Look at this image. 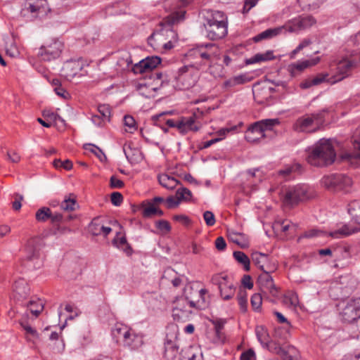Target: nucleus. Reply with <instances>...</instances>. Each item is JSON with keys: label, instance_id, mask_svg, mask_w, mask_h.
Masks as SVG:
<instances>
[{"label": "nucleus", "instance_id": "1", "mask_svg": "<svg viewBox=\"0 0 360 360\" xmlns=\"http://www.w3.org/2000/svg\"><path fill=\"white\" fill-rule=\"evenodd\" d=\"M202 19L204 34L208 39L217 41L227 35L228 19L224 12L205 10L202 12Z\"/></svg>", "mask_w": 360, "mask_h": 360}, {"label": "nucleus", "instance_id": "2", "mask_svg": "<svg viewBox=\"0 0 360 360\" xmlns=\"http://www.w3.org/2000/svg\"><path fill=\"white\" fill-rule=\"evenodd\" d=\"M307 151V162L314 167H328L336 159V153L330 139H321Z\"/></svg>", "mask_w": 360, "mask_h": 360}, {"label": "nucleus", "instance_id": "3", "mask_svg": "<svg viewBox=\"0 0 360 360\" xmlns=\"http://www.w3.org/2000/svg\"><path fill=\"white\" fill-rule=\"evenodd\" d=\"M215 44L212 43H202L196 45L195 48L191 50V54L194 56L196 61L193 64L194 68L198 70L209 72L214 77L220 76L221 67L217 65L221 69L220 72H216L214 68L215 58Z\"/></svg>", "mask_w": 360, "mask_h": 360}, {"label": "nucleus", "instance_id": "4", "mask_svg": "<svg viewBox=\"0 0 360 360\" xmlns=\"http://www.w3.org/2000/svg\"><path fill=\"white\" fill-rule=\"evenodd\" d=\"M328 112V108H324L299 117L293 124L294 130L297 132L306 133L316 131L319 126L324 123L325 114Z\"/></svg>", "mask_w": 360, "mask_h": 360}, {"label": "nucleus", "instance_id": "5", "mask_svg": "<svg viewBox=\"0 0 360 360\" xmlns=\"http://www.w3.org/2000/svg\"><path fill=\"white\" fill-rule=\"evenodd\" d=\"M323 187L330 192L350 193L352 190V179L342 173H333L325 175L321 180Z\"/></svg>", "mask_w": 360, "mask_h": 360}, {"label": "nucleus", "instance_id": "6", "mask_svg": "<svg viewBox=\"0 0 360 360\" xmlns=\"http://www.w3.org/2000/svg\"><path fill=\"white\" fill-rule=\"evenodd\" d=\"M347 212L352 218V221L358 226L352 227L349 224H345L341 228L330 232V236L334 238H342L360 232V201L354 200L347 205Z\"/></svg>", "mask_w": 360, "mask_h": 360}, {"label": "nucleus", "instance_id": "7", "mask_svg": "<svg viewBox=\"0 0 360 360\" xmlns=\"http://www.w3.org/2000/svg\"><path fill=\"white\" fill-rule=\"evenodd\" d=\"M279 124L278 119H265L252 124L245 132L247 141L256 143L266 137V132L272 131Z\"/></svg>", "mask_w": 360, "mask_h": 360}, {"label": "nucleus", "instance_id": "8", "mask_svg": "<svg viewBox=\"0 0 360 360\" xmlns=\"http://www.w3.org/2000/svg\"><path fill=\"white\" fill-rule=\"evenodd\" d=\"M314 192L312 188L305 184H298L289 187L284 193L283 200L287 206H294L299 202L312 198Z\"/></svg>", "mask_w": 360, "mask_h": 360}, {"label": "nucleus", "instance_id": "9", "mask_svg": "<svg viewBox=\"0 0 360 360\" xmlns=\"http://www.w3.org/2000/svg\"><path fill=\"white\" fill-rule=\"evenodd\" d=\"M41 245L38 239H30L25 247L22 262L29 269H39L43 262L41 257Z\"/></svg>", "mask_w": 360, "mask_h": 360}, {"label": "nucleus", "instance_id": "10", "mask_svg": "<svg viewBox=\"0 0 360 360\" xmlns=\"http://www.w3.org/2000/svg\"><path fill=\"white\" fill-rule=\"evenodd\" d=\"M65 48L63 41L58 38H51L40 46L37 56L44 62H51L58 59Z\"/></svg>", "mask_w": 360, "mask_h": 360}, {"label": "nucleus", "instance_id": "11", "mask_svg": "<svg viewBox=\"0 0 360 360\" xmlns=\"http://www.w3.org/2000/svg\"><path fill=\"white\" fill-rule=\"evenodd\" d=\"M340 317L343 322L350 323V328L353 330L356 324V320L360 316V299L351 300L347 303H342L338 306Z\"/></svg>", "mask_w": 360, "mask_h": 360}, {"label": "nucleus", "instance_id": "12", "mask_svg": "<svg viewBox=\"0 0 360 360\" xmlns=\"http://www.w3.org/2000/svg\"><path fill=\"white\" fill-rule=\"evenodd\" d=\"M35 219L38 222L43 223L50 220L51 224L56 227L54 233L70 232L71 230L68 227H61L59 223L63 220V215L59 212L53 213L48 207H41L35 213Z\"/></svg>", "mask_w": 360, "mask_h": 360}, {"label": "nucleus", "instance_id": "13", "mask_svg": "<svg viewBox=\"0 0 360 360\" xmlns=\"http://www.w3.org/2000/svg\"><path fill=\"white\" fill-rule=\"evenodd\" d=\"M207 290L205 288L198 289L191 285H187L184 288L183 297L188 302L189 307L196 309H202L205 307V295Z\"/></svg>", "mask_w": 360, "mask_h": 360}, {"label": "nucleus", "instance_id": "14", "mask_svg": "<svg viewBox=\"0 0 360 360\" xmlns=\"http://www.w3.org/2000/svg\"><path fill=\"white\" fill-rule=\"evenodd\" d=\"M356 65L353 60L343 59L336 65L335 72L328 79L329 83L335 84L349 77L352 69Z\"/></svg>", "mask_w": 360, "mask_h": 360}, {"label": "nucleus", "instance_id": "15", "mask_svg": "<svg viewBox=\"0 0 360 360\" xmlns=\"http://www.w3.org/2000/svg\"><path fill=\"white\" fill-rule=\"evenodd\" d=\"M252 262L263 272L275 271L277 269L278 264L273 257L260 252H253L251 254Z\"/></svg>", "mask_w": 360, "mask_h": 360}, {"label": "nucleus", "instance_id": "16", "mask_svg": "<svg viewBox=\"0 0 360 360\" xmlns=\"http://www.w3.org/2000/svg\"><path fill=\"white\" fill-rule=\"evenodd\" d=\"M316 22L315 18L311 15H300L284 25L285 32H297L310 27Z\"/></svg>", "mask_w": 360, "mask_h": 360}, {"label": "nucleus", "instance_id": "17", "mask_svg": "<svg viewBox=\"0 0 360 360\" xmlns=\"http://www.w3.org/2000/svg\"><path fill=\"white\" fill-rule=\"evenodd\" d=\"M195 116H191L183 117L177 122L167 119L165 120V123L169 127H176L181 134H186L190 131H197L199 130V127L195 124Z\"/></svg>", "mask_w": 360, "mask_h": 360}, {"label": "nucleus", "instance_id": "18", "mask_svg": "<svg viewBox=\"0 0 360 360\" xmlns=\"http://www.w3.org/2000/svg\"><path fill=\"white\" fill-rule=\"evenodd\" d=\"M161 63V58L158 56H148L136 63L132 68L135 74H142L153 70Z\"/></svg>", "mask_w": 360, "mask_h": 360}, {"label": "nucleus", "instance_id": "19", "mask_svg": "<svg viewBox=\"0 0 360 360\" xmlns=\"http://www.w3.org/2000/svg\"><path fill=\"white\" fill-rule=\"evenodd\" d=\"M320 58L317 57L310 60L297 61V63L289 65L288 71L292 77H295L300 75L306 68L317 64Z\"/></svg>", "mask_w": 360, "mask_h": 360}, {"label": "nucleus", "instance_id": "20", "mask_svg": "<svg viewBox=\"0 0 360 360\" xmlns=\"http://www.w3.org/2000/svg\"><path fill=\"white\" fill-rule=\"evenodd\" d=\"M144 344L143 335L130 329L129 335L122 343L123 347L130 350H138Z\"/></svg>", "mask_w": 360, "mask_h": 360}, {"label": "nucleus", "instance_id": "21", "mask_svg": "<svg viewBox=\"0 0 360 360\" xmlns=\"http://www.w3.org/2000/svg\"><path fill=\"white\" fill-rule=\"evenodd\" d=\"M226 276H217L214 280L218 285V288L220 292V295L223 300H229L232 298L234 295L235 288L232 284H229L226 282Z\"/></svg>", "mask_w": 360, "mask_h": 360}, {"label": "nucleus", "instance_id": "22", "mask_svg": "<svg viewBox=\"0 0 360 360\" xmlns=\"http://www.w3.org/2000/svg\"><path fill=\"white\" fill-rule=\"evenodd\" d=\"M179 354V347L176 338L174 340L169 339L167 335L165 342L164 357L167 360H176Z\"/></svg>", "mask_w": 360, "mask_h": 360}, {"label": "nucleus", "instance_id": "23", "mask_svg": "<svg viewBox=\"0 0 360 360\" xmlns=\"http://www.w3.org/2000/svg\"><path fill=\"white\" fill-rule=\"evenodd\" d=\"M273 271L262 272L258 277L257 282L262 290L274 294L276 292L271 273Z\"/></svg>", "mask_w": 360, "mask_h": 360}, {"label": "nucleus", "instance_id": "24", "mask_svg": "<svg viewBox=\"0 0 360 360\" xmlns=\"http://www.w3.org/2000/svg\"><path fill=\"white\" fill-rule=\"evenodd\" d=\"M82 70L79 62L76 60L67 61L62 68V75L68 80L75 77Z\"/></svg>", "mask_w": 360, "mask_h": 360}, {"label": "nucleus", "instance_id": "25", "mask_svg": "<svg viewBox=\"0 0 360 360\" xmlns=\"http://www.w3.org/2000/svg\"><path fill=\"white\" fill-rule=\"evenodd\" d=\"M130 329L127 326L117 323L112 328V337L117 343L122 345Z\"/></svg>", "mask_w": 360, "mask_h": 360}, {"label": "nucleus", "instance_id": "26", "mask_svg": "<svg viewBox=\"0 0 360 360\" xmlns=\"http://www.w3.org/2000/svg\"><path fill=\"white\" fill-rule=\"evenodd\" d=\"M211 322L213 324L214 328L215 342H223L225 339L223 329L225 323H226V320L224 319L216 318L211 320Z\"/></svg>", "mask_w": 360, "mask_h": 360}, {"label": "nucleus", "instance_id": "27", "mask_svg": "<svg viewBox=\"0 0 360 360\" xmlns=\"http://www.w3.org/2000/svg\"><path fill=\"white\" fill-rule=\"evenodd\" d=\"M250 81L251 78L248 77L247 74H241L226 80L224 82L223 86L225 88H233L236 86L243 84Z\"/></svg>", "mask_w": 360, "mask_h": 360}, {"label": "nucleus", "instance_id": "28", "mask_svg": "<svg viewBox=\"0 0 360 360\" xmlns=\"http://www.w3.org/2000/svg\"><path fill=\"white\" fill-rule=\"evenodd\" d=\"M159 184L168 190H173L180 184V181L174 177L170 176L166 174H161L158 176Z\"/></svg>", "mask_w": 360, "mask_h": 360}, {"label": "nucleus", "instance_id": "29", "mask_svg": "<svg viewBox=\"0 0 360 360\" xmlns=\"http://www.w3.org/2000/svg\"><path fill=\"white\" fill-rule=\"evenodd\" d=\"M283 30L285 31L284 25L274 29L266 30L264 32L255 36L253 37V41L255 42H259L263 39L272 38L273 37H275L281 33Z\"/></svg>", "mask_w": 360, "mask_h": 360}, {"label": "nucleus", "instance_id": "30", "mask_svg": "<svg viewBox=\"0 0 360 360\" xmlns=\"http://www.w3.org/2000/svg\"><path fill=\"white\" fill-rule=\"evenodd\" d=\"M78 207L76 196L73 193L66 195L60 203V208L68 212L76 210Z\"/></svg>", "mask_w": 360, "mask_h": 360}, {"label": "nucleus", "instance_id": "31", "mask_svg": "<svg viewBox=\"0 0 360 360\" xmlns=\"http://www.w3.org/2000/svg\"><path fill=\"white\" fill-rule=\"evenodd\" d=\"M14 291L20 297L25 298L30 294V287L24 279L16 281L13 285Z\"/></svg>", "mask_w": 360, "mask_h": 360}, {"label": "nucleus", "instance_id": "32", "mask_svg": "<svg viewBox=\"0 0 360 360\" xmlns=\"http://www.w3.org/2000/svg\"><path fill=\"white\" fill-rule=\"evenodd\" d=\"M192 311L186 307H173L172 317L174 321L184 322L186 321Z\"/></svg>", "mask_w": 360, "mask_h": 360}, {"label": "nucleus", "instance_id": "33", "mask_svg": "<svg viewBox=\"0 0 360 360\" xmlns=\"http://www.w3.org/2000/svg\"><path fill=\"white\" fill-rule=\"evenodd\" d=\"M186 14L185 11H180L173 13L172 15H170L168 18L165 19L164 22L162 24L167 25L168 27H169L171 25L177 23L184 19ZM166 31H170L172 32V30L168 28L166 30Z\"/></svg>", "mask_w": 360, "mask_h": 360}, {"label": "nucleus", "instance_id": "34", "mask_svg": "<svg viewBox=\"0 0 360 360\" xmlns=\"http://www.w3.org/2000/svg\"><path fill=\"white\" fill-rule=\"evenodd\" d=\"M234 259L240 264L243 266L245 271H248L250 269V261L249 257L241 251L233 252Z\"/></svg>", "mask_w": 360, "mask_h": 360}, {"label": "nucleus", "instance_id": "35", "mask_svg": "<svg viewBox=\"0 0 360 360\" xmlns=\"http://www.w3.org/2000/svg\"><path fill=\"white\" fill-rule=\"evenodd\" d=\"M30 313L35 317H37L44 309V304L41 300H31L27 304Z\"/></svg>", "mask_w": 360, "mask_h": 360}, {"label": "nucleus", "instance_id": "36", "mask_svg": "<svg viewBox=\"0 0 360 360\" xmlns=\"http://www.w3.org/2000/svg\"><path fill=\"white\" fill-rule=\"evenodd\" d=\"M141 207L143 208L142 215L143 217L150 218L155 215L157 207L153 204V202H149L148 200L143 202Z\"/></svg>", "mask_w": 360, "mask_h": 360}, {"label": "nucleus", "instance_id": "37", "mask_svg": "<svg viewBox=\"0 0 360 360\" xmlns=\"http://www.w3.org/2000/svg\"><path fill=\"white\" fill-rule=\"evenodd\" d=\"M176 198L179 202V203L182 201H188L191 198L192 193L190 190L186 188L181 187L178 188L176 191Z\"/></svg>", "mask_w": 360, "mask_h": 360}, {"label": "nucleus", "instance_id": "38", "mask_svg": "<svg viewBox=\"0 0 360 360\" xmlns=\"http://www.w3.org/2000/svg\"><path fill=\"white\" fill-rule=\"evenodd\" d=\"M41 9V6L38 1L34 3L26 2L22 11L30 13L33 17L37 18Z\"/></svg>", "mask_w": 360, "mask_h": 360}, {"label": "nucleus", "instance_id": "39", "mask_svg": "<svg viewBox=\"0 0 360 360\" xmlns=\"http://www.w3.org/2000/svg\"><path fill=\"white\" fill-rule=\"evenodd\" d=\"M237 298L240 310L243 312H246L248 309V299L246 291L240 290L238 293Z\"/></svg>", "mask_w": 360, "mask_h": 360}, {"label": "nucleus", "instance_id": "40", "mask_svg": "<svg viewBox=\"0 0 360 360\" xmlns=\"http://www.w3.org/2000/svg\"><path fill=\"white\" fill-rule=\"evenodd\" d=\"M300 4L308 8L309 10H315L323 3L322 0H297Z\"/></svg>", "mask_w": 360, "mask_h": 360}, {"label": "nucleus", "instance_id": "41", "mask_svg": "<svg viewBox=\"0 0 360 360\" xmlns=\"http://www.w3.org/2000/svg\"><path fill=\"white\" fill-rule=\"evenodd\" d=\"M20 324L27 335H30L33 338H38L39 334L37 331L27 323L25 319H22L20 321Z\"/></svg>", "mask_w": 360, "mask_h": 360}, {"label": "nucleus", "instance_id": "42", "mask_svg": "<svg viewBox=\"0 0 360 360\" xmlns=\"http://www.w3.org/2000/svg\"><path fill=\"white\" fill-rule=\"evenodd\" d=\"M262 304V297L259 293H255L251 297V305L255 311H259Z\"/></svg>", "mask_w": 360, "mask_h": 360}, {"label": "nucleus", "instance_id": "43", "mask_svg": "<svg viewBox=\"0 0 360 360\" xmlns=\"http://www.w3.org/2000/svg\"><path fill=\"white\" fill-rule=\"evenodd\" d=\"M98 219H94L89 225V231L94 236H98L101 234V225L98 223Z\"/></svg>", "mask_w": 360, "mask_h": 360}, {"label": "nucleus", "instance_id": "44", "mask_svg": "<svg viewBox=\"0 0 360 360\" xmlns=\"http://www.w3.org/2000/svg\"><path fill=\"white\" fill-rule=\"evenodd\" d=\"M124 124L129 128L127 130V131L132 133L134 130H136V122L132 116L125 115L124 117Z\"/></svg>", "mask_w": 360, "mask_h": 360}, {"label": "nucleus", "instance_id": "45", "mask_svg": "<svg viewBox=\"0 0 360 360\" xmlns=\"http://www.w3.org/2000/svg\"><path fill=\"white\" fill-rule=\"evenodd\" d=\"M98 110L99 113L101 115L103 118L108 119L109 120L110 117V108L107 104H101L98 106Z\"/></svg>", "mask_w": 360, "mask_h": 360}, {"label": "nucleus", "instance_id": "46", "mask_svg": "<svg viewBox=\"0 0 360 360\" xmlns=\"http://www.w3.org/2000/svg\"><path fill=\"white\" fill-rule=\"evenodd\" d=\"M42 115L44 118L50 123L56 122L58 117H59V115L47 110H44L42 112Z\"/></svg>", "mask_w": 360, "mask_h": 360}, {"label": "nucleus", "instance_id": "47", "mask_svg": "<svg viewBox=\"0 0 360 360\" xmlns=\"http://www.w3.org/2000/svg\"><path fill=\"white\" fill-rule=\"evenodd\" d=\"M172 114V112L170 111H165V112H162L158 115H153L152 117V120L154 122V124L158 127H160L161 126V123L162 122H165V116L166 115H170Z\"/></svg>", "mask_w": 360, "mask_h": 360}, {"label": "nucleus", "instance_id": "48", "mask_svg": "<svg viewBox=\"0 0 360 360\" xmlns=\"http://www.w3.org/2000/svg\"><path fill=\"white\" fill-rule=\"evenodd\" d=\"M14 201L12 202V207L14 210L18 211L22 207L21 202L23 200V196L19 193L13 194Z\"/></svg>", "mask_w": 360, "mask_h": 360}, {"label": "nucleus", "instance_id": "49", "mask_svg": "<svg viewBox=\"0 0 360 360\" xmlns=\"http://www.w3.org/2000/svg\"><path fill=\"white\" fill-rule=\"evenodd\" d=\"M203 218L208 226H212L215 224V217L211 211H205L203 214Z\"/></svg>", "mask_w": 360, "mask_h": 360}, {"label": "nucleus", "instance_id": "50", "mask_svg": "<svg viewBox=\"0 0 360 360\" xmlns=\"http://www.w3.org/2000/svg\"><path fill=\"white\" fill-rule=\"evenodd\" d=\"M263 61H267L264 53H257L254 56L246 60V63L247 64H254V63H260V62H263Z\"/></svg>", "mask_w": 360, "mask_h": 360}, {"label": "nucleus", "instance_id": "51", "mask_svg": "<svg viewBox=\"0 0 360 360\" xmlns=\"http://www.w3.org/2000/svg\"><path fill=\"white\" fill-rule=\"evenodd\" d=\"M110 200L112 205L115 206H120L123 201V196L119 192H113L111 194Z\"/></svg>", "mask_w": 360, "mask_h": 360}, {"label": "nucleus", "instance_id": "52", "mask_svg": "<svg viewBox=\"0 0 360 360\" xmlns=\"http://www.w3.org/2000/svg\"><path fill=\"white\" fill-rule=\"evenodd\" d=\"M156 227L161 231L169 232L171 230V226L166 220L158 221L156 222Z\"/></svg>", "mask_w": 360, "mask_h": 360}, {"label": "nucleus", "instance_id": "53", "mask_svg": "<svg viewBox=\"0 0 360 360\" xmlns=\"http://www.w3.org/2000/svg\"><path fill=\"white\" fill-rule=\"evenodd\" d=\"M330 76H329V75L328 74H321L317 77H314V79H312L311 83L314 85H318L326 81L329 82L328 79L330 78Z\"/></svg>", "mask_w": 360, "mask_h": 360}, {"label": "nucleus", "instance_id": "54", "mask_svg": "<svg viewBox=\"0 0 360 360\" xmlns=\"http://www.w3.org/2000/svg\"><path fill=\"white\" fill-rule=\"evenodd\" d=\"M124 182L118 179L115 176H112L110 179V186L112 188H121L124 186Z\"/></svg>", "mask_w": 360, "mask_h": 360}, {"label": "nucleus", "instance_id": "55", "mask_svg": "<svg viewBox=\"0 0 360 360\" xmlns=\"http://www.w3.org/2000/svg\"><path fill=\"white\" fill-rule=\"evenodd\" d=\"M256 356L252 349H249L240 355V360H255Z\"/></svg>", "mask_w": 360, "mask_h": 360}, {"label": "nucleus", "instance_id": "56", "mask_svg": "<svg viewBox=\"0 0 360 360\" xmlns=\"http://www.w3.org/2000/svg\"><path fill=\"white\" fill-rule=\"evenodd\" d=\"M166 206L168 209H172L177 207L180 203L176 199V196L174 197L172 195L169 196L166 200Z\"/></svg>", "mask_w": 360, "mask_h": 360}, {"label": "nucleus", "instance_id": "57", "mask_svg": "<svg viewBox=\"0 0 360 360\" xmlns=\"http://www.w3.org/2000/svg\"><path fill=\"white\" fill-rule=\"evenodd\" d=\"M295 352V348H289L288 350L285 349V354L281 355L284 360H296L297 356L293 354Z\"/></svg>", "mask_w": 360, "mask_h": 360}, {"label": "nucleus", "instance_id": "58", "mask_svg": "<svg viewBox=\"0 0 360 360\" xmlns=\"http://www.w3.org/2000/svg\"><path fill=\"white\" fill-rule=\"evenodd\" d=\"M215 247L219 251H224L226 248V243L221 236L218 237L215 240Z\"/></svg>", "mask_w": 360, "mask_h": 360}, {"label": "nucleus", "instance_id": "59", "mask_svg": "<svg viewBox=\"0 0 360 360\" xmlns=\"http://www.w3.org/2000/svg\"><path fill=\"white\" fill-rule=\"evenodd\" d=\"M326 233L323 231L317 229H311L304 233L305 238H313L316 236H324Z\"/></svg>", "mask_w": 360, "mask_h": 360}, {"label": "nucleus", "instance_id": "60", "mask_svg": "<svg viewBox=\"0 0 360 360\" xmlns=\"http://www.w3.org/2000/svg\"><path fill=\"white\" fill-rule=\"evenodd\" d=\"M112 243L117 247H120L121 245H127L129 249H131L130 246L127 243V239L124 236L116 237L113 239Z\"/></svg>", "mask_w": 360, "mask_h": 360}, {"label": "nucleus", "instance_id": "61", "mask_svg": "<svg viewBox=\"0 0 360 360\" xmlns=\"http://www.w3.org/2000/svg\"><path fill=\"white\" fill-rule=\"evenodd\" d=\"M269 349L281 356L283 354H285V349L282 348L280 345L276 343H272L269 345Z\"/></svg>", "mask_w": 360, "mask_h": 360}, {"label": "nucleus", "instance_id": "62", "mask_svg": "<svg viewBox=\"0 0 360 360\" xmlns=\"http://www.w3.org/2000/svg\"><path fill=\"white\" fill-rule=\"evenodd\" d=\"M258 1L259 0H246L243 6V12H249V11L257 4Z\"/></svg>", "mask_w": 360, "mask_h": 360}, {"label": "nucleus", "instance_id": "63", "mask_svg": "<svg viewBox=\"0 0 360 360\" xmlns=\"http://www.w3.org/2000/svg\"><path fill=\"white\" fill-rule=\"evenodd\" d=\"M242 284L244 287L248 289H252L253 287V283L252 281V278L249 275H244L242 278Z\"/></svg>", "mask_w": 360, "mask_h": 360}, {"label": "nucleus", "instance_id": "64", "mask_svg": "<svg viewBox=\"0 0 360 360\" xmlns=\"http://www.w3.org/2000/svg\"><path fill=\"white\" fill-rule=\"evenodd\" d=\"M186 306H188V304L182 296L180 297H176L174 301L173 307H186Z\"/></svg>", "mask_w": 360, "mask_h": 360}]
</instances>
